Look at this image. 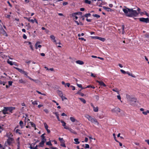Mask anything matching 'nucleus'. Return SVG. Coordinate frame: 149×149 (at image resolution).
Instances as JSON below:
<instances>
[{
  "mask_svg": "<svg viewBox=\"0 0 149 149\" xmlns=\"http://www.w3.org/2000/svg\"><path fill=\"white\" fill-rule=\"evenodd\" d=\"M123 10L127 16L129 17H136L138 15L136 11L133 10V9L123 8Z\"/></svg>",
  "mask_w": 149,
  "mask_h": 149,
  "instance_id": "obj_1",
  "label": "nucleus"
},
{
  "mask_svg": "<svg viewBox=\"0 0 149 149\" xmlns=\"http://www.w3.org/2000/svg\"><path fill=\"white\" fill-rule=\"evenodd\" d=\"M15 109V107H4L2 110L3 113L4 114H9V112L12 113V111Z\"/></svg>",
  "mask_w": 149,
  "mask_h": 149,
  "instance_id": "obj_2",
  "label": "nucleus"
},
{
  "mask_svg": "<svg viewBox=\"0 0 149 149\" xmlns=\"http://www.w3.org/2000/svg\"><path fill=\"white\" fill-rule=\"evenodd\" d=\"M85 117L92 123H94L95 124L98 125L99 123L97 120L94 118H93L88 114H86L85 116Z\"/></svg>",
  "mask_w": 149,
  "mask_h": 149,
  "instance_id": "obj_3",
  "label": "nucleus"
},
{
  "mask_svg": "<svg viewBox=\"0 0 149 149\" xmlns=\"http://www.w3.org/2000/svg\"><path fill=\"white\" fill-rule=\"evenodd\" d=\"M14 68L17 70L20 73L25 75L27 76V74H28L25 71L22 70V69H19L18 68L15 67Z\"/></svg>",
  "mask_w": 149,
  "mask_h": 149,
  "instance_id": "obj_4",
  "label": "nucleus"
},
{
  "mask_svg": "<svg viewBox=\"0 0 149 149\" xmlns=\"http://www.w3.org/2000/svg\"><path fill=\"white\" fill-rule=\"evenodd\" d=\"M139 19L140 22H145L146 23H148V18H144L143 17H141L139 18Z\"/></svg>",
  "mask_w": 149,
  "mask_h": 149,
  "instance_id": "obj_5",
  "label": "nucleus"
},
{
  "mask_svg": "<svg viewBox=\"0 0 149 149\" xmlns=\"http://www.w3.org/2000/svg\"><path fill=\"white\" fill-rule=\"evenodd\" d=\"M111 111L113 112L118 113L120 112V109L118 107H116L114 109H112Z\"/></svg>",
  "mask_w": 149,
  "mask_h": 149,
  "instance_id": "obj_6",
  "label": "nucleus"
},
{
  "mask_svg": "<svg viewBox=\"0 0 149 149\" xmlns=\"http://www.w3.org/2000/svg\"><path fill=\"white\" fill-rule=\"evenodd\" d=\"M14 131L17 134H18L19 135H21L22 134V132H21V130L19 129H16L15 128L14 130Z\"/></svg>",
  "mask_w": 149,
  "mask_h": 149,
  "instance_id": "obj_7",
  "label": "nucleus"
},
{
  "mask_svg": "<svg viewBox=\"0 0 149 149\" xmlns=\"http://www.w3.org/2000/svg\"><path fill=\"white\" fill-rule=\"evenodd\" d=\"M13 140V138L9 137L7 140V142L8 144L10 145L12 143Z\"/></svg>",
  "mask_w": 149,
  "mask_h": 149,
  "instance_id": "obj_8",
  "label": "nucleus"
},
{
  "mask_svg": "<svg viewBox=\"0 0 149 149\" xmlns=\"http://www.w3.org/2000/svg\"><path fill=\"white\" fill-rule=\"evenodd\" d=\"M1 33L3 35H4L6 36L7 37L8 36V34L6 33V32L3 28L1 29Z\"/></svg>",
  "mask_w": 149,
  "mask_h": 149,
  "instance_id": "obj_9",
  "label": "nucleus"
},
{
  "mask_svg": "<svg viewBox=\"0 0 149 149\" xmlns=\"http://www.w3.org/2000/svg\"><path fill=\"white\" fill-rule=\"evenodd\" d=\"M91 105L93 108V111L95 112H97L98 111V107H95L92 103L91 104Z\"/></svg>",
  "mask_w": 149,
  "mask_h": 149,
  "instance_id": "obj_10",
  "label": "nucleus"
},
{
  "mask_svg": "<svg viewBox=\"0 0 149 149\" xmlns=\"http://www.w3.org/2000/svg\"><path fill=\"white\" fill-rule=\"evenodd\" d=\"M70 120L73 123L76 122L77 123H79V121L73 117H71L70 118Z\"/></svg>",
  "mask_w": 149,
  "mask_h": 149,
  "instance_id": "obj_11",
  "label": "nucleus"
},
{
  "mask_svg": "<svg viewBox=\"0 0 149 149\" xmlns=\"http://www.w3.org/2000/svg\"><path fill=\"white\" fill-rule=\"evenodd\" d=\"M96 82L98 83L101 86H102L104 87H106V86L104 82L102 81H99L97 80Z\"/></svg>",
  "mask_w": 149,
  "mask_h": 149,
  "instance_id": "obj_12",
  "label": "nucleus"
},
{
  "mask_svg": "<svg viewBox=\"0 0 149 149\" xmlns=\"http://www.w3.org/2000/svg\"><path fill=\"white\" fill-rule=\"evenodd\" d=\"M129 101L131 102H137V99L135 97H131Z\"/></svg>",
  "mask_w": 149,
  "mask_h": 149,
  "instance_id": "obj_13",
  "label": "nucleus"
},
{
  "mask_svg": "<svg viewBox=\"0 0 149 149\" xmlns=\"http://www.w3.org/2000/svg\"><path fill=\"white\" fill-rule=\"evenodd\" d=\"M78 15V13H73L72 14V17H74V19H75V20L77 19L78 17L77 16H76V15Z\"/></svg>",
  "mask_w": 149,
  "mask_h": 149,
  "instance_id": "obj_14",
  "label": "nucleus"
},
{
  "mask_svg": "<svg viewBox=\"0 0 149 149\" xmlns=\"http://www.w3.org/2000/svg\"><path fill=\"white\" fill-rule=\"evenodd\" d=\"M7 62L8 64H9L10 65H16L15 62H12V61H10L9 59L7 60Z\"/></svg>",
  "mask_w": 149,
  "mask_h": 149,
  "instance_id": "obj_15",
  "label": "nucleus"
},
{
  "mask_svg": "<svg viewBox=\"0 0 149 149\" xmlns=\"http://www.w3.org/2000/svg\"><path fill=\"white\" fill-rule=\"evenodd\" d=\"M76 63L80 65H82L84 64V62L81 60H77L76 61Z\"/></svg>",
  "mask_w": 149,
  "mask_h": 149,
  "instance_id": "obj_16",
  "label": "nucleus"
},
{
  "mask_svg": "<svg viewBox=\"0 0 149 149\" xmlns=\"http://www.w3.org/2000/svg\"><path fill=\"white\" fill-rule=\"evenodd\" d=\"M19 124L21 127V128H23L24 127V123L23 121L22 120L20 121L19 123Z\"/></svg>",
  "mask_w": 149,
  "mask_h": 149,
  "instance_id": "obj_17",
  "label": "nucleus"
},
{
  "mask_svg": "<svg viewBox=\"0 0 149 149\" xmlns=\"http://www.w3.org/2000/svg\"><path fill=\"white\" fill-rule=\"evenodd\" d=\"M103 7L104 10H106L108 12L111 11L112 10L111 9L109 8L108 7H107L104 6H103Z\"/></svg>",
  "mask_w": 149,
  "mask_h": 149,
  "instance_id": "obj_18",
  "label": "nucleus"
},
{
  "mask_svg": "<svg viewBox=\"0 0 149 149\" xmlns=\"http://www.w3.org/2000/svg\"><path fill=\"white\" fill-rule=\"evenodd\" d=\"M50 38L51 39V40H53L54 42L56 43V40L55 39V37L54 36H53V35H52L50 36Z\"/></svg>",
  "mask_w": 149,
  "mask_h": 149,
  "instance_id": "obj_19",
  "label": "nucleus"
},
{
  "mask_svg": "<svg viewBox=\"0 0 149 149\" xmlns=\"http://www.w3.org/2000/svg\"><path fill=\"white\" fill-rule=\"evenodd\" d=\"M45 142L43 141H42L39 143L38 146L41 147H43L44 145Z\"/></svg>",
  "mask_w": 149,
  "mask_h": 149,
  "instance_id": "obj_20",
  "label": "nucleus"
},
{
  "mask_svg": "<svg viewBox=\"0 0 149 149\" xmlns=\"http://www.w3.org/2000/svg\"><path fill=\"white\" fill-rule=\"evenodd\" d=\"M57 93L58 95L60 97H62V95H63V93L62 92L58 90L57 91Z\"/></svg>",
  "mask_w": 149,
  "mask_h": 149,
  "instance_id": "obj_21",
  "label": "nucleus"
},
{
  "mask_svg": "<svg viewBox=\"0 0 149 149\" xmlns=\"http://www.w3.org/2000/svg\"><path fill=\"white\" fill-rule=\"evenodd\" d=\"M68 130L72 133H73L74 134H77L76 132L74 131L73 129H72L71 128H70Z\"/></svg>",
  "mask_w": 149,
  "mask_h": 149,
  "instance_id": "obj_22",
  "label": "nucleus"
},
{
  "mask_svg": "<svg viewBox=\"0 0 149 149\" xmlns=\"http://www.w3.org/2000/svg\"><path fill=\"white\" fill-rule=\"evenodd\" d=\"M16 141L17 144V147H20V143L19 141V137H18Z\"/></svg>",
  "mask_w": 149,
  "mask_h": 149,
  "instance_id": "obj_23",
  "label": "nucleus"
},
{
  "mask_svg": "<svg viewBox=\"0 0 149 149\" xmlns=\"http://www.w3.org/2000/svg\"><path fill=\"white\" fill-rule=\"evenodd\" d=\"M81 90H80L78 91V92L77 93V94H79L81 95V96H83L84 95V94L81 92Z\"/></svg>",
  "mask_w": 149,
  "mask_h": 149,
  "instance_id": "obj_24",
  "label": "nucleus"
},
{
  "mask_svg": "<svg viewBox=\"0 0 149 149\" xmlns=\"http://www.w3.org/2000/svg\"><path fill=\"white\" fill-rule=\"evenodd\" d=\"M30 123V124L33 127H34L35 128V130H36V125L34 123H33V122H29Z\"/></svg>",
  "mask_w": 149,
  "mask_h": 149,
  "instance_id": "obj_25",
  "label": "nucleus"
},
{
  "mask_svg": "<svg viewBox=\"0 0 149 149\" xmlns=\"http://www.w3.org/2000/svg\"><path fill=\"white\" fill-rule=\"evenodd\" d=\"M79 99L84 104H85L86 103V101L84 99L81 98H79Z\"/></svg>",
  "mask_w": 149,
  "mask_h": 149,
  "instance_id": "obj_26",
  "label": "nucleus"
},
{
  "mask_svg": "<svg viewBox=\"0 0 149 149\" xmlns=\"http://www.w3.org/2000/svg\"><path fill=\"white\" fill-rule=\"evenodd\" d=\"M102 42H104L105 40V39L104 38H101L100 37H98V39Z\"/></svg>",
  "mask_w": 149,
  "mask_h": 149,
  "instance_id": "obj_27",
  "label": "nucleus"
},
{
  "mask_svg": "<svg viewBox=\"0 0 149 149\" xmlns=\"http://www.w3.org/2000/svg\"><path fill=\"white\" fill-rule=\"evenodd\" d=\"M129 76H130L133 77H135V76L134 75V74H130V72H126V73Z\"/></svg>",
  "mask_w": 149,
  "mask_h": 149,
  "instance_id": "obj_28",
  "label": "nucleus"
},
{
  "mask_svg": "<svg viewBox=\"0 0 149 149\" xmlns=\"http://www.w3.org/2000/svg\"><path fill=\"white\" fill-rule=\"evenodd\" d=\"M74 140L75 141L74 143L76 144H79V140L78 139H74Z\"/></svg>",
  "mask_w": 149,
  "mask_h": 149,
  "instance_id": "obj_29",
  "label": "nucleus"
},
{
  "mask_svg": "<svg viewBox=\"0 0 149 149\" xmlns=\"http://www.w3.org/2000/svg\"><path fill=\"white\" fill-rule=\"evenodd\" d=\"M91 15L90 13L86 14L84 15L85 17L86 18H88V17H90L91 16Z\"/></svg>",
  "mask_w": 149,
  "mask_h": 149,
  "instance_id": "obj_30",
  "label": "nucleus"
},
{
  "mask_svg": "<svg viewBox=\"0 0 149 149\" xmlns=\"http://www.w3.org/2000/svg\"><path fill=\"white\" fill-rule=\"evenodd\" d=\"M92 16L93 17H96L97 18H99L100 17V16L97 14H93Z\"/></svg>",
  "mask_w": 149,
  "mask_h": 149,
  "instance_id": "obj_31",
  "label": "nucleus"
},
{
  "mask_svg": "<svg viewBox=\"0 0 149 149\" xmlns=\"http://www.w3.org/2000/svg\"><path fill=\"white\" fill-rule=\"evenodd\" d=\"M59 140L60 141V142L61 143H64V141L63 140V138H61L60 137H59L58 138Z\"/></svg>",
  "mask_w": 149,
  "mask_h": 149,
  "instance_id": "obj_32",
  "label": "nucleus"
},
{
  "mask_svg": "<svg viewBox=\"0 0 149 149\" xmlns=\"http://www.w3.org/2000/svg\"><path fill=\"white\" fill-rule=\"evenodd\" d=\"M149 113V110H147L146 111H143L142 113L144 115H147V113Z\"/></svg>",
  "mask_w": 149,
  "mask_h": 149,
  "instance_id": "obj_33",
  "label": "nucleus"
},
{
  "mask_svg": "<svg viewBox=\"0 0 149 149\" xmlns=\"http://www.w3.org/2000/svg\"><path fill=\"white\" fill-rule=\"evenodd\" d=\"M38 146L37 145H36V146H35V147H32L31 146H30V148L31 149H37Z\"/></svg>",
  "mask_w": 149,
  "mask_h": 149,
  "instance_id": "obj_34",
  "label": "nucleus"
},
{
  "mask_svg": "<svg viewBox=\"0 0 149 149\" xmlns=\"http://www.w3.org/2000/svg\"><path fill=\"white\" fill-rule=\"evenodd\" d=\"M113 136L114 138V140H115V141L117 142H119V141L117 140L116 139V134L115 133H113Z\"/></svg>",
  "mask_w": 149,
  "mask_h": 149,
  "instance_id": "obj_35",
  "label": "nucleus"
},
{
  "mask_svg": "<svg viewBox=\"0 0 149 149\" xmlns=\"http://www.w3.org/2000/svg\"><path fill=\"white\" fill-rule=\"evenodd\" d=\"M31 101L32 102V103L33 105H37L38 104L37 102L36 101H34L32 102L33 100H32Z\"/></svg>",
  "mask_w": 149,
  "mask_h": 149,
  "instance_id": "obj_36",
  "label": "nucleus"
},
{
  "mask_svg": "<svg viewBox=\"0 0 149 149\" xmlns=\"http://www.w3.org/2000/svg\"><path fill=\"white\" fill-rule=\"evenodd\" d=\"M85 2L86 3H88L89 4H91V1L88 0H85Z\"/></svg>",
  "mask_w": 149,
  "mask_h": 149,
  "instance_id": "obj_37",
  "label": "nucleus"
},
{
  "mask_svg": "<svg viewBox=\"0 0 149 149\" xmlns=\"http://www.w3.org/2000/svg\"><path fill=\"white\" fill-rule=\"evenodd\" d=\"M46 144L47 145H48V146H52V143H51L50 141L47 142H46Z\"/></svg>",
  "mask_w": 149,
  "mask_h": 149,
  "instance_id": "obj_38",
  "label": "nucleus"
},
{
  "mask_svg": "<svg viewBox=\"0 0 149 149\" xmlns=\"http://www.w3.org/2000/svg\"><path fill=\"white\" fill-rule=\"evenodd\" d=\"M61 122L62 123L63 126H65V125H66V123L64 121L61 120Z\"/></svg>",
  "mask_w": 149,
  "mask_h": 149,
  "instance_id": "obj_39",
  "label": "nucleus"
},
{
  "mask_svg": "<svg viewBox=\"0 0 149 149\" xmlns=\"http://www.w3.org/2000/svg\"><path fill=\"white\" fill-rule=\"evenodd\" d=\"M45 112V113H49V111L48 109H45L43 110Z\"/></svg>",
  "mask_w": 149,
  "mask_h": 149,
  "instance_id": "obj_40",
  "label": "nucleus"
},
{
  "mask_svg": "<svg viewBox=\"0 0 149 149\" xmlns=\"http://www.w3.org/2000/svg\"><path fill=\"white\" fill-rule=\"evenodd\" d=\"M44 125L45 126V128L46 129V130L48 129V125H47L46 123H44Z\"/></svg>",
  "mask_w": 149,
  "mask_h": 149,
  "instance_id": "obj_41",
  "label": "nucleus"
},
{
  "mask_svg": "<svg viewBox=\"0 0 149 149\" xmlns=\"http://www.w3.org/2000/svg\"><path fill=\"white\" fill-rule=\"evenodd\" d=\"M126 97L129 100H130V98H131L130 97V96L128 94H127L126 95Z\"/></svg>",
  "mask_w": 149,
  "mask_h": 149,
  "instance_id": "obj_42",
  "label": "nucleus"
},
{
  "mask_svg": "<svg viewBox=\"0 0 149 149\" xmlns=\"http://www.w3.org/2000/svg\"><path fill=\"white\" fill-rule=\"evenodd\" d=\"M94 97L97 101L98 100H99V97L98 95H95V96Z\"/></svg>",
  "mask_w": 149,
  "mask_h": 149,
  "instance_id": "obj_43",
  "label": "nucleus"
},
{
  "mask_svg": "<svg viewBox=\"0 0 149 149\" xmlns=\"http://www.w3.org/2000/svg\"><path fill=\"white\" fill-rule=\"evenodd\" d=\"M19 82L21 83L24 84L25 82L24 80L22 79L19 80Z\"/></svg>",
  "mask_w": 149,
  "mask_h": 149,
  "instance_id": "obj_44",
  "label": "nucleus"
},
{
  "mask_svg": "<svg viewBox=\"0 0 149 149\" xmlns=\"http://www.w3.org/2000/svg\"><path fill=\"white\" fill-rule=\"evenodd\" d=\"M120 71L123 74H125L126 73V72H125V71L124 70H122V69L120 70Z\"/></svg>",
  "mask_w": 149,
  "mask_h": 149,
  "instance_id": "obj_45",
  "label": "nucleus"
},
{
  "mask_svg": "<svg viewBox=\"0 0 149 149\" xmlns=\"http://www.w3.org/2000/svg\"><path fill=\"white\" fill-rule=\"evenodd\" d=\"M61 143V146L65 148L66 147V146L65 144L64 143Z\"/></svg>",
  "mask_w": 149,
  "mask_h": 149,
  "instance_id": "obj_46",
  "label": "nucleus"
},
{
  "mask_svg": "<svg viewBox=\"0 0 149 149\" xmlns=\"http://www.w3.org/2000/svg\"><path fill=\"white\" fill-rule=\"evenodd\" d=\"M77 85L78 87L81 88L82 89L85 88L82 87V85L81 84H77Z\"/></svg>",
  "mask_w": 149,
  "mask_h": 149,
  "instance_id": "obj_47",
  "label": "nucleus"
},
{
  "mask_svg": "<svg viewBox=\"0 0 149 149\" xmlns=\"http://www.w3.org/2000/svg\"><path fill=\"white\" fill-rule=\"evenodd\" d=\"M98 36H91V38L93 39H98Z\"/></svg>",
  "mask_w": 149,
  "mask_h": 149,
  "instance_id": "obj_48",
  "label": "nucleus"
},
{
  "mask_svg": "<svg viewBox=\"0 0 149 149\" xmlns=\"http://www.w3.org/2000/svg\"><path fill=\"white\" fill-rule=\"evenodd\" d=\"M61 97L62 98L63 101L64 100L67 99V98L63 96V95H62V97Z\"/></svg>",
  "mask_w": 149,
  "mask_h": 149,
  "instance_id": "obj_49",
  "label": "nucleus"
},
{
  "mask_svg": "<svg viewBox=\"0 0 149 149\" xmlns=\"http://www.w3.org/2000/svg\"><path fill=\"white\" fill-rule=\"evenodd\" d=\"M112 91L114 92H117L118 93V89L116 88L113 89Z\"/></svg>",
  "mask_w": 149,
  "mask_h": 149,
  "instance_id": "obj_50",
  "label": "nucleus"
},
{
  "mask_svg": "<svg viewBox=\"0 0 149 149\" xmlns=\"http://www.w3.org/2000/svg\"><path fill=\"white\" fill-rule=\"evenodd\" d=\"M67 86L68 87H70V84L69 83H68L65 84V86L66 87V86Z\"/></svg>",
  "mask_w": 149,
  "mask_h": 149,
  "instance_id": "obj_51",
  "label": "nucleus"
},
{
  "mask_svg": "<svg viewBox=\"0 0 149 149\" xmlns=\"http://www.w3.org/2000/svg\"><path fill=\"white\" fill-rule=\"evenodd\" d=\"M125 28V26L124 25H122V29L123 30V31H122V33L123 34V33L124 32V29Z\"/></svg>",
  "mask_w": 149,
  "mask_h": 149,
  "instance_id": "obj_52",
  "label": "nucleus"
},
{
  "mask_svg": "<svg viewBox=\"0 0 149 149\" xmlns=\"http://www.w3.org/2000/svg\"><path fill=\"white\" fill-rule=\"evenodd\" d=\"M53 113L54 114H55L56 117L57 116H59V114L57 112H53Z\"/></svg>",
  "mask_w": 149,
  "mask_h": 149,
  "instance_id": "obj_53",
  "label": "nucleus"
},
{
  "mask_svg": "<svg viewBox=\"0 0 149 149\" xmlns=\"http://www.w3.org/2000/svg\"><path fill=\"white\" fill-rule=\"evenodd\" d=\"M70 87L72 88V90L73 91L75 89V87L74 86L71 85Z\"/></svg>",
  "mask_w": 149,
  "mask_h": 149,
  "instance_id": "obj_54",
  "label": "nucleus"
},
{
  "mask_svg": "<svg viewBox=\"0 0 149 149\" xmlns=\"http://www.w3.org/2000/svg\"><path fill=\"white\" fill-rule=\"evenodd\" d=\"M145 37L147 38H149V33H146L145 35Z\"/></svg>",
  "mask_w": 149,
  "mask_h": 149,
  "instance_id": "obj_55",
  "label": "nucleus"
},
{
  "mask_svg": "<svg viewBox=\"0 0 149 149\" xmlns=\"http://www.w3.org/2000/svg\"><path fill=\"white\" fill-rule=\"evenodd\" d=\"M13 81H8V83L9 86H11L13 83Z\"/></svg>",
  "mask_w": 149,
  "mask_h": 149,
  "instance_id": "obj_56",
  "label": "nucleus"
},
{
  "mask_svg": "<svg viewBox=\"0 0 149 149\" xmlns=\"http://www.w3.org/2000/svg\"><path fill=\"white\" fill-rule=\"evenodd\" d=\"M79 40H84L85 41H86V39H84L83 38H79Z\"/></svg>",
  "mask_w": 149,
  "mask_h": 149,
  "instance_id": "obj_57",
  "label": "nucleus"
},
{
  "mask_svg": "<svg viewBox=\"0 0 149 149\" xmlns=\"http://www.w3.org/2000/svg\"><path fill=\"white\" fill-rule=\"evenodd\" d=\"M39 42H36V43L35 44V48L36 49H38V46H37V45L38 43H39Z\"/></svg>",
  "mask_w": 149,
  "mask_h": 149,
  "instance_id": "obj_58",
  "label": "nucleus"
},
{
  "mask_svg": "<svg viewBox=\"0 0 149 149\" xmlns=\"http://www.w3.org/2000/svg\"><path fill=\"white\" fill-rule=\"evenodd\" d=\"M85 148H89V145L88 144H86Z\"/></svg>",
  "mask_w": 149,
  "mask_h": 149,
  "instance_id": "obj_59",
  "label": "nucleus"
},
{
  "mask_svg": "<svg viewBox=\"0 0 149 149\" xmlns=\"http://www.w3.org/2000/svg\"><path fill=\"white\" fill-rule=\"evenodd\" d=\"M140 10H141V9L140 8H138L137 9V13H138V14L140 13Z\"/></svg>",
  "mask_w": 149,
  "mask_h": 149,
  "instance_id": "obj_60",
  "label": "nucleus"
},
{
  "mask_svg": "<svg viewBox=\"0 0 149 149\" xmlns=\"http://www.w3.org/2000/svg\"><path fill=\"white\" fill-rule=\"evenodd\" d=\"M3 130V127L0 125V133H1Z\"/></svg>",
  "mask_w": 149,
  "mask_h": 149,
  "instance_id": "obj_61",
  "label": "nucleus"
},
{
  "mask_svg": "<svg viewBox=\"0 0 149 149\" xmlns=\"http://www.w3.org/2000/svg\"><path fill=\"white\" fill-rule=\"evenodd\" d=\"M23 37L25 39H26L27 38V36L25 34H23Z\"/></svg>",
  "mask_w": 149,
  "mask_h": 149,
  "instance_id": "obj_62",
  "label": "nucleus"
},
{
  "mask_svg": "<svg viewBox=\"0 0 149 149\" xmlns=\"http://www.w3.org/2000/svg\"><path fill=\"white\" fill-rule=\"evenodd\" d=\"M68 4V3L66 2H65L63 3V6L66 5Z\"/></svg>",
  "mask_w": 149,
  "mask_h": 149,
  "instance_id": "obj_63",
  "label": "nucleus"
},
{
  "mask_svg": "<svg viewBox=\"0 0 149 149\" xmlns=\"http://www.w3.org/2000/svg\"><path fill=\"white\" fill-rule=\"evenodd\" d=\"M42 141H43L45 143V141H46V139L45 138H45H42Z\"/></svg>",
  "mask_w": 149,
  "mask_h": 149,
  "instance_id": "obj_64",
  "label": "nucleus"
}]
</instances>
